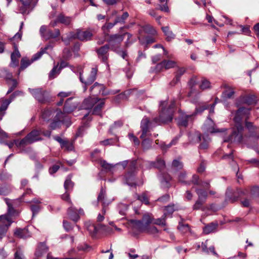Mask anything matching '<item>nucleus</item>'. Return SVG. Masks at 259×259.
I'll use <instances>...</instances> for the list:
<instances>
[{
	"label": "nucleus",
	"instance_id": "nucleus-1",
	"mask_svg": "<svg viewBox=\"0 0 259 259\" xmlns=\"http://www.w3.org/2000/svg\"><path fill=\"white\" fill-rule=\"evenodd\" d=\"M101 166L108 171H112L115 165H121L123 168L128 165V171L123 177V183L130 186H136L135 171L137 165V160H124L115 165L107 163L105 160H101L100 162Z\"/></svg>",
	"mask_w": 259,
	"mask_h": 259
},
{
	"label": "nucleus",
	"instance_id": "nucleus-2",
	"mask_svg": "<svg viewBox=\"0 0 259 259\" xmlns=\"http://www.w3.org/2000/svg\"><path fill=\"white\" fill-rule=\"evenodd\" d=\"M250 110L245 108H240L236 112L234 117L235 127L233 129L232 134L230 136L228 140L225 142L231 141L242 143L244 142L243 131L244 127L242 125V119L249 113Z\"/></svg>",
	"mask_w": 259,
	"mask_h": 259
},
{
	"label": "nucleus",
	"instance_id": "nucleus-3",
	"mask_svg": "<svg viewBox=\"0 0 259 259\" xmlns=\"http://www.w3.org/2000/svg\"><path fill=\"white\" fill-rule=\"evenodd\" d=\"M8 211L7 214L0 216V240L5 236L8 228L13 223V220L18 215L19 212L15 210L12 204L7 201Z\"/></svg>",
	"mask_w": 259,
	"mask_h": 259
},
{
	"label": "nucleus",
	"instance_id": "nucleus-4",
	"mask_svg": "<svg viewBox=\"0 0 259 259\" xmlns=\"http://www.w3.org/2000/svg\"><path fill=\"white\" fill-rule=\"evenodd\" d=\"M123 40V35L121 34H115L109 36L107 41L111 49L113 51L116 52L122 57L124 59H126L127 54L125 51H121L119 49V46Z\"/></svg>",
	"mask_w": 259,
	"mask_h": 259
},
{
	"label": "nucleus",
	"instance_id": "nucleus-5",
	"mask_svg": "<svg viewBox=\"0 0 259 259\" xmlns=\"http://www.w3.org/2000/svg\"><path fill=\"white\" fill-rule=\"evenodd\" d=\"M41 133V131H38L36 130H33L21 140L15 141L16 146L17 147L21 148L28 144L40 141L42 140L40 137Z\"/></svg>",
	"mask_w": 259,
	"mask_h": 259
},
{
	"label": "nucleus",
	"instance_id": "nucleus-6",
	"mask_svg": "<svg viewBox=\"0 0 259 259\" xmlns=\"http://www.w3.org/2000/svg\"><path fill=\"white\" fill-rule=\"evenodd\" d=\"M28 90L33 97L40 103H46L51 100L49 93L46 90L41 88L34 89L29 88Z\"/></svg>",
	"mask_w": 259,
	"mask_h": 259
},
{
	"label": "nucleus",
	"instance_id": "nucleus-7",
	"mask_svg": "<svg viewBox=\"0 0 259 259\" xmlns=\"http://www.w3.org/2000/svg\"><path fill=\"white\" fill-rule=\"evenodd\" d=\"M53 47V45H48L44 49L41 50L40 52L34 54L30 60L26 58H22L21 61V66L19 68V71H20V70L25 69L34 61L39 59L41 57L42 54L46 52V50H48L49 49H52Z\"/></svg>",
	"mask_w": 259,
	"mask_h": 259
},
{
	"label": "nucleus",
	"instance_id": "nucleus-8",
	"mask_svg": "<svg viewBox=\"0 0 259 259\" xmlns=\"http://www.w3.org/2000/svg\"><path fill=\"white\" fill-rule=\"evenodd\" d=\"M195 117L193 113L187 114L182 111H179V116L177 118L178 125L180 127H187L189 123H192L194 120Z\"/></svg>",
	"mask_w": 259,
	"mask_h": 259
},
{
	"label": "nucleus",
	"instance_id": "nucleus-9",
	"mask_svg": "<svg viewBox=\"0 0 259 259\" xmlns=\"http://www.w3.org/2000/svg\"><path fill=\"white\" fill-rule=\"evenodd\" d=\"M105 196L106 191L103 188H102L98 197V201L102 203L103 208L102 210V214L99 213L97 217V221L98 222H101L104 220V214L106 212L105 207L108 205V204L111 202V201H107L105 199Z\"/></svg>",
	"mask_w": 259,
	"mask_h": 259
},
{
	"label": "nucleus",
	"instance_id": "nucleus-10",
	"mask_svg": "<svg viewBox=\"0 0 259 259\" xmlns=\"http://www.w3.org/2000/svg\"><path fill=\"white\" fill-rule=\"evenodd\" d=\"M90 92L95 95L101 94L103 96L108 95H114L119 92V90H107L103 84L95 82L91 88Z\"/></svg>",
	"mask_w": 259,
	"mask_h": 259
},
{
	"label": "nucleus",
	"instance_id": "nucleus-11",
	"mask_svg": "<svg viewBox=\"0 0 259 259\" xmlns=\"http://www.w3.org/2000/svg\"><path fill=\"white\" fill-rule=\"evenodd\" d=\"M97 71L98 69L97 68H92L90 73L85 78L82 76L81 68L80 67L79 72V78L80 81L85 85L91 84L96 79Z\"/></svg>",
	"mask_w": 259,
	"mask_h": 259
},
{
	"label": "nucleus",
	"instance_id": "nucleus-12",
	"mask_svg": "<svg viewBox=\"0 0 259 259\" xmlns=\"http://www.w3.org/2000/svg\"><path fill=\"white\" fill-rule=\"evenodd\" d=\"M70 38H75L81 41H88L92 39L93 32L91 30L82 31L78 30L76 33L70 32Z\"/></svg>",
	"mask_w": 259,
	"mask_h": 259
},
{
	"label": "nucleus",
	"instance_id": "nucleus-13",
	"mask_svg": "<svg viewBox=\"0 0 259 259\" xmlns=\"http://www.w3.org/2000/svg\"><path fill=\"white\" fill-rule=\"evenodd\" d=\"M39 31L41 36L46 39L55 38L58 37L60 34L59 29H56L53 31L50 29H48L47 26L45 25L41 26Z\"/></svg>",
	"mask_w": 259,
	"mask_h": 259
},
{
	"label": "nucleus",
	"instance_id": "nucleus-14",
	"mask_svg": "<svg viewBox=\"0 0 259 259\" xmlns=\"http://www.w3.org/2000/svg\"><path fill=\"white\" fill-rule=\"evenodd\" d=\"M22 6H19L20 13L28 14L36 4L38 0H19Z\"/></svg>",
	"mask_w": 259,
	"mask_h": 259
},
{
	"label": "nucleus",
	"instance_id": "nucleus-15",
	"mask_svg": "<svg viewBox=\"0 0 259 259\" xmlns=\"http://www.w3.org/2000/svg\"><path fill=\"white\" fill-rule=\"evenodd\" d=\"M175 104L172 102L167 108H163V124L171 122L173 119Z\"/></svg>",
	"mask_w": 259,
	"mask_h": 259
},
{
	"label": "nucleus",
	"instance_id": "nucleus-16",
	"mask_svg": "<svg viewBox=\"0 0 259 259\" xmlns=\"http://www.w3.org/2000/svg\"><path fill=\"white\" fill-rule=\"evenodd\" d=\"M151 122L149 119L144 117L141 122V128L142 131V134L140 136L141 139H144L149 137L151 135L150 128Z\"/></svg>",
	"mask_w": 259,
	"mask_h": 259
},
{
	"label": "nucleus",
	"instance_id": "nucleus-17",
	"mask_svg": "<svg viewBox=\"0 0 259 259\" xmlns=\"http://www.w3.org/2000/svg\"><path fill=\"white\" fill-rule=\"evenodd\" d=\"M88 230L93 235L96 234L98 232L102 231L107 233H110L112 229L104 225L99 224L97 225H91L88 227Z\"/></svg>",
	"mask_w": 259,
	"mask_h": 259
},
{
	"label": "nucleus",
	"instance_id": "nucleus-18",
	"mask_svg": "<svg viewBox=\"0 0 259 259\" xmlns=\"http://www.w3.org/2000/svg\"><path fill=\"white\" fill-rule=\"evenodd\" d=\"M57 114L54 120L50 124V127L52 130H55L60 126L61 123L64 120V113L61 110H57Z\"/></svg>",
	"mask_w": 259,
	"mask_h": 259
},
{
	"label": "nucleus",
	"instance_id": "nucleus-19",
	"mask_svg": "<svg viewBox=\"0 0 259 259\" xmlns=\"http://www.w3.org/2000/svg\"><path fill=\"white\" fill-rule=\"evenodd\" d=\"M134 222L140 230H143L152 223V217L149 214H145L143 215L141 221H135Z\"/></svg>",
	"mask_w": 259,
	"mask_h": 259
},
{
	"label": "nucleus",
	"instance_id": "nucleus-20",
	"mask_svg": "<svg viewBox=\"0 0 259 259\" xmlns=\"http://www.w3.org/2000/svg\"><path fill=\"white\" fill-rule=\"evenodd\" d=\"M67 213L69 217L73 221L76 222L79 220L80 215L83 214V210L80 208L77 210L75 207L71 206L67 210Z\"/></svg>",
	"mask_w": 259,
	"mask_h": 259
},
{
	"label": "nucleus",
	"instance_id": "nucleus-21",
	"mask_svg": "<svg viewBox=\"0 0 259 259\" xmlns=\"http://www.w3.org/2000/svg\"><path fill=\"white\" fill-rule=\"evenodd\" d=\"M54 139L59 142L62 148H65L66 150L70 151L74 149V146L72 142L64 140L58 136L54 137Z\"/></svg>",
	"mask_w": 259,
	"mask_h": 259
},
{
	"label": "nucleus",
	"instance_id": "nucleus-22",
	"mask_svg": "<svg viewBox=\"0 0 259 259\" xmlns=\"http://www.w3.org/2000/svg\"><path fill=\"white\" fill-rule=\"evenodd\" d=\"M203 128L204 131L210 133H214L220 132L219 130L215 128V124L213 121L209 117L207 118V119L206 120L203 125Z\"/></svg>",
	"mask_w": 259,
	"mask_h": 259
},
{
	"label": "nucleus",
	"instance_id": "nucleus-23",
	"mask_svg": "<svg viewBox=\"0 0 259 259\" xmlns=\"http://www.w3.org/2000/svg\"><path fill=\"white\" fill-rule=\"evenodd\" d=\"M109 49V45H105L96 50L99 58L101 59L103 62H106L107 60V53Z\"/></svg>",
	"mask_w": 259,
	"mask_h": 259
},
{
	"label": "nucleus",
	"instance_id": "nucleus-24",
	"mask_svg": "<svg viewBox=\"0 0 259 259\" xmlns=\"http://www.w3.org/2000/svg\"><path fill=\"white\" fill-rule=\"evenodd\" d=\"M72 98H68L65 103L63 112L64 113V117L65 113L72 112L76 107V104L72 102Z\"/></svg>",
	"mask_w": 259,
	"mask_h": 259
},
{
	"label": "nucleus",
	"instance_id": "nucleus-25",
	"mask_svg": "<svg viewBox=\"0 0 259 259\" xmlns=\"http://www.w3.org/2000/svg\"><path fill=\"white\" fill-rule=\"evenodd\" d=\"M49 251V247L44 242H40L38 244L35 252V255L37 257H40Z\"/></svg>",
	"mask_w": 259,
	"mask_h": 259
},
{
	"label": "nucleus",
	"instance_id": "nucleus-26",
	"mask_svg": "<svg viewBox=\"0 0 259 259\" xmlns=\"http://www.w3.org/2000/svg\"><path fill=\"white\" fill-rule=\"evenodd\" d=\"M245 126L250 133V135L248 137L249 139L253 138L255 140H257L259 139V135L257 136L256 135V134L255 133V131L257 127L255 126H254L252 122L246 121Z\"/></svg>",
	"mask_w": 259,
	"mask_h": 259
},
{
	"label": "nucleus",
	"instance_id": "nucleus-27",
	"mask_svg": "<svg viewBox=\"0 0 259 259\" xmlns=\"http://www.w3.org/2000/svg\"><path fill=\"white\" fill-rule=\"evenodd\" d=\"M143 168L146 167L147 168H151L153 167L161 169L162 167V160L161 158H158L156 162L146 161L143 163Z\"/></svg>",
	"mask_w": 259,
	"mask_h": 259
},
{
	"label": "nucleus",
	"instance_id": "nucleus-28",
	"mask_svg": "<svg viewBox=\"0 0 259 259\" xmlns=\"http://www.w3.org/2000/svg\"><path fill=\"white\" fill-rule=\"evenodd\" d=\"M98 99L97 98H88L84 99L82 103V106L85 109H90L97 103Z\"/></svg>",
	"mask_w": 259,
	"mask_h": 259
},
{
	"label": "nucleus",
	"instance_id": "nucleus-29",
	"mask_svg": "<svg viewBox=\"0 0 259 259\" xmlns=\"http://www.w3.org/2000/svg\"><path fill=\"white\" fill-rule=\"evenodd\" d=\"M238 193L234 192L232 189L228 188L226 192V200L232 203L237 201L239 197Z\"/></svg>",
	"mask_w": 259,
	"mask_h": 259
},
{
	"label": "nucleus",
	"instance_id": "nucleus-30",
	"mask_svg": "<svg viewBox=\"0 0 259 259\" xmlns=\"http://www.w3.org/2000/svg\"><path fill=\"white\" fill-rule=\"evenodd\" d=\"M186 69L183 67L179 68L176 72L175 76L170 82V84L171 85H175L180 81L181 76L185 73Z\"/></svg>",
	"mask_w": 259,
	"mask_h": 259
},
{
	"label": "nucleus",
	"instance_id": "nucleus-31",
	"mask_svg": "<svg viewBox=\"0 0 259 259\" xmlns=\"http://www.w3.org/2000/svg\"><path fill=\"white\" fill-rule=\"evenodd\" d=\"M104 99H98L97 103L94 105V107L92 113L95 115H100L101 113V110L105 104Z\"/></svg>",
	"mask_w": 259,
	"mask_h": 259
},
{
	"label": "nucleus",
	"instance_id": "nucleus-32",
	"mask_svg": "<svg viewBox=\"0 0 259 259\" xmlns=\"http://www.w3.org/2000/svg\"><path fill=\"white\" fill-rule=\"evenodd\" d=\"M15 235L20 238L23 239L27 238L31 236L30 233L26 229H18L15 232Z\"/></svg>",
	"mask_w": 259,
	"mask_h": 259
},
{
	"label": "nucleus",
	"instance_id": "nucleus-33",
	"mask_svg": "<svg viewBox=\"0 0 259 259\" xmlns=\"http://www.w3.org/2000/svg\"><path fill=\"white\" fill-rule=\"evenodd\" d=\"M21 55L18 50L15 48V51L12 53L11 56V65L13 66H16L19 63V58Z\"/></svg>",
	"mask_w": 259,
	"mask_h": 259
},
{
	"label": "nucleus",
	"instance_id": "nucleus-34",
	"mask_svg": "<svg viewBox=\"0 0 259 259\" xmlns=\"http://www.w3.org/2000/svg\"><path fill=\"white\" fill-rule=\"evenodd\" d=\"M138 38L141 44L145 45V47L147 48L148 45L155 41V38L153 36H147L145 38L139 36Z\"/></svg>",
	"mask_w": 259,
	"mask_h": 259
},
{
	"label": "nucleus",
	"instance_id": "nucleus-35",
	"mask_svg": "<svg viewBox=\"0 0 259 259\" xmlns=\"http://www.w3.org/2000/svg\"><path fill=\"white\" fill-rule=\"evenodd\" d=\"M72 18L70 17L65 16L62 14H60L57 17V21L62 24L66 25H69L71 22Z\"/></svg>",
	"mask_w": 259,
	"mask_h": 259
},
{
	"label": "nucleus",
	"instance_id": "nucleus-36",
	"mask_svg": "<svg viewBox=\"0 0 259 259\" xmlns=\"http://www.w3.org/2000/svg\"><path fill=\"white\" fill-rule=\"evenodd\" d=\"M241 101L247 105H252L255 103L256 98L253 95H248L242 97L241 98Z\"/></svg>",
	"mask_w": 259,
	"mask_h": 259
},
{
	"label": "nucleus",
	"instance_id": "nucleus-37",
	"mask_svg": "<svg viewBox=\"0 0 259 259\" xmlns=\"http://www.w3.org/2000/svg\"><path fill=\"white\" fill-rule=\"evenodd\" d=\"M175 210V205L174 204L169 205L165 207L163 209V215L165 218H171L172 214Z\"/></svg>",
	"mask_w": 259,
	"mask_h": 259
},
{
	"label": "nucleus",
	"instance_id": "nucleus-38",
	"mask_svg": "<svg viewBox=\"0 0 259 259\" xmlns=\"http://www.w3.org/2000/svg\"><path fill=\"white\" fill-rule=\"evenodd\" d=\"M218 224L217 223H210L203 228V232L206 234H209L214 232L216 230Z\"/></svg>",
	"mask_w": 259,
	"mask_h": 259
},
{
	"label": "nucleus",
	"instance_id": "nucleus-39",
	"mask_svg": "<svg viewBox=\"0 0 259 259\" xmlns=\"http://www.w3.org/2000/svg\"><path fill=\"white\" fill-rule=\"evenodd\" d=\"M177 65V63L172 60L163 59V68L169 69L174 68Z\"/></svg>",
	"mask_w": 259,
	"mask_h": 259
},
{
	"label": "nucleus",
	"instance_id": "nucleus-40",
	"mask_svg": "<svg viewBox=\"0 0 259 259\" xmlns=\"http://www.w3.org/2000/svg\"><path fill=\"white\" fill-rule=\"evenodd\" d=\"M163 32L166 36L165 39L169 41L175 38V34L170 31L168 27H163Z\"/></svg>",
	"mask_w": 259,
	"mask_h": 259
},
{
	"label": "nucleus",
	"instance_id": "nucleus-41",
	"mask_svg": "<svg viewBox=\"0 0 259 259\" xmlns=\"http://www.w3.org/2000/svg\"><path fill=\"white\" fill-rule=\"evenodd\" d=\"M13 75L5 68H0V77L6 80H11Z\"/></svg>",
	"mask_w": 259,
	"mask_h": 259
},
{
	"label": "nucleus",
	"instance_id": "nucleus-42",
	"mask_svg": "<svg viewBox=\"0 0 259 259\" xmlns=\"http://www.w3.org/2000/svg\"><path fill=\"white\" fill-rule=\"evenodd\" d=\"M53 113L54 111L53 109H45L42 113L41 117L45 120H49L53 117Z\"/></svg>",
	"mask_w": 259,
	"mask_h": 259
},
{
	"label": "nucleus",
	"instance_id": "nucleus-43",
	"mask_svg": "<svg viewBox=\"0 0 259 259\" xmlns=\"http://www.w3.org/2000/svg\"><path fill=\"white\" fill-rule=\"evenodd\" d=\"M196 192L198 196V199H200L205 201L207 197V192L203 189H196Z\"/></svg>",
	"mask_w": 259,
	"mask_h": 259
},
{
	"label": "nucleus",
	"instance_id": "nucleus-44",
	"mask_svg": "<svg viewBox=\"0 0 259 259\" xmlns=\"http://www.w3.org/2000/svg\"><path fill=\"white\" fill-rule=\"evenodd\" d=\"M171 178L168 174L163 173V187L169 188L170 186V182Z\"/></svg>",
	"mask_w": 259,
	"mask_h": 259
},
{
	"label": "nucleus",
	"instance_id": "nucleus-45",
	"mask_svg": "<svg viewBox=\"0 0 259 259\" xmlns=\"http://www.w3.org/2000/svg\"><path fill=\"white\" fill-rule=\"evenodd\" d=\"M71 175L68 176L64 184L65 189L68 191L70 189L72 188L74 185L73 183L71 181Z\"/></svg>",
	"mask_w": 259,
	"mask_h": 259
},
{
	"label": "nucleus",
	"instance_id": "nucleus-46",
	"mask_svg": "<svg viewBox=\"0 0 259 259\" xmlns=\"http://www.w3.org/2000/svg\"><path fill=\"white\" fill-rule=\"evenodd\" d=\"M137 195V198L142 203L145 204H149V197L147 192H144L141 195Z\"/></svg>",
	"mask_w": 259,
	"mask_h": 259
},
{
	"label": "nucleus",
	"instance_id": "nucleus-47",
	"mask_svg": "<svg viewBox=\"0 0 259 259\" xmlns=\"http://www.w3.org/2000/svg\"><path fill=\"white\" fill-rule=\"evenodd\" d=\"M128 209V205L124 203H119L117 206L118 212L121 215H124Z\"/></svg>",
	"mask_w": 259,
	"mask_h": 259
},
{
	"label": "nucleus",
	"instance_id": "nucleus-48",
	"mask_svg": "<svg viewBox=\"0 0 259 259\" xmlns=\"http://www.w3.org/2000/svg\"><path fill=\"white\" fill-rule=\"evenodd\" d=\"M178 229L182 233H187L190 231L189 226L187 224H184L183 222L179 223V226H178Z\"/></svg>",
	"mask_w": 259,
	"mask_h": 259
},
{
	"label": "nucleus",
	"instance_id": "nucleus-49",
	"mask_svg": "<svg viewBox=\"0 0 259 259\" xmlns=\"http://www.w3.org/2000/svg\"><path fill=\"white\" fill-rule=\"evenodd\" d=\"M211 83L209 80L205 78H203L201 80L199 88L202 90H204L210 88Z\"/></svg>",
	"mask_w": 259,
	"mask_h": 259
},
{
	"label": "nucleus",
	"instance_id": "nucleus-50",
	"mask_svg": "<svg viewBox=\"0 0 259 259\" xmlns=\"http://www.w3.org/2000/svg\"><path fill=\"white\" fill-rule=\"evenodd\" d=\"M58 65L55 66L49 73V78H55L60 72V69L58 68Z\"/></svg>",
	"mask_w": 259,
	"mask_h": 259
},
{
	"label": "nucleus",
	"instance_id": "nucleus-51",
	"mask_svg": "<svg viewBox=\"0 0 259 259\" xmlns=\"http://www.w3.org/2000/svg\"><path fill=\"white\" fill-rule=\"evenodd\" d=\"M250 197L252 198H256L259 197V187H253L250 192Z\"/></svg>",
	"mask_w": 259,
	"mask_h": 259
},
{
	"label": "nucleus",
	"instance_id": "nucleus-52",
	"mask_svg": "<svg viewBox=\"0 0 259 259\" xmlns=\"http://www.w3.org/2000/svg\"><path fill=\"white\" fill-rule=\"evenodd\" d=\"M225 87L227 89L228 88V90H226L223 92V96L228 99L232 98L235 93L234 90L232 88H230L227 85H225Z\"/></svg>",
	"mask_w": 259,
	"mask_h": 259
},
{
	"label": "nucleus",
	"instance_id": "nucleus-53",
	"mask_svg": "<svg viewBox=\"0 0 259 259\" xmlns=\"http://www.w3.org/2000/svg\"><path fill=\"white\" fill-rule=\"evenodd\" d=\"M128 13L127 12L123 13L122 16H118L116 18L115 20V23H124L125 20L128 18Z\"/></svg>",
	"mask_w": 259,
	"mask_h": 259
},
{
	"label": "nucleus",
	"instance_id": "nucleus-54",
	"mask_svg": "<svg viewBox=\"0 0 259 259\" xmlns=\"http://www.w3.org/2000/svg\"><path fill=\"white\" fill-rule=\"evenodd\" d=\"M117 23H115V21H114V23H105L102 27L104 33L105 34H108V31L111 29Z\"/></svg>",
	"mask_w": 259,
	"mask_h": 259
},
{
	"label": "nucleus",
	"instance_id": "nucleus-55",
	"mask_svg": "<svg viewBox=\"0 0 259 259\" xmlns=\"http://www.w3.org/2000/svg\"><path fill=\"white\" fill-rule=\"evenodd\" d=\"M118 141L117 138L115 139H107L104 141L100 142V144L104 146L113 145L115 144L116 141Z\"/></svg>",
	"mask_w": 259,
	"mask_h": 259
},
{
	"label": "nucleus",
	"instance_id": "nucleus-56",
	"mask_svg": "<svg viewBox=\"0 0 259 259\" xmlns=\"http://www.w3.org/2000/svg\"><path fill=\"white\" fill-rule=\"evenodd\" d=\"M162 70V63L160 62L157 63V64L153 67H151L150 70L151 73H158Z\"/></svg>",
	"mask_w": 259,
	"mask_h": 259
},
{
	"label": "nucleus",
	"instance_id": "nucleus-57",
	"mask_svg": "<svg viewBox=\"0 0 259 259\" xmlns=\"http://www.w3.org/2000/svg\"><path fill=\"white\" fill-rule=\"evenodd\" d=\"M165 225V223L163 222V231H164V233H163V235L165 236H169L171 240H174L175 239V236L173 233L170 231L169 229L164 228V227Z\"/></svg>",
	"mask_w": 259,
	"mask_h": 259
},
{
	"label": "nucleus",
	"instance_id": "nucleus-58",
	"mask_svg": "<svg viewBox=\"0 0 259 259\" xmlns=\"http://www.w3.org/2000/svg\"><path fill=\"white\" fill-rule=\"evenodd\" d=\"M172 166L177 169H180L183 168V164L180 159H174L172 163Z\"/></svg>",
	"mask_w": 259,
	"mask_h": 259
},
{
	"label": "nucleus",
	"instance_id": "nucleus-59",
	"mask_svg": "<svg viewBox=\"0 0 259 259\" xmlns=\"http://www.w3.org/2000/svg\"><path fill=\"white\" fill-rule=\"evenodd\" d=\"M144 31L150 34H152L153 35L156 34V31L155 29L152 26L150 25H146L144 27Z\"/></svg>",
	"mask_w": 259,
	"mask_h": 259
},
{
	"label": "nucleus",
	"instance_id": "nucleus-60",
	"mask_svg": "<svg viewBox=\"0 0 259 259\" xmlns=\"http://www.w3.org/2000/svg\"><path fill=\"white\" fill-rule=\"evenodd\" d=\"M209 108L208 105H203L199 107H196L195 108V111L193 114H194V116L195 117L197 114L202 113L205 110Z\"/></svg>",
	"mask_w": 259,
	"mask_h": 259
},
{
	"label": "nucleus",
	"instance_id": "nucleus-61",
	"mask_svg": "<svg viewBox=\"0 0 259 259\" xmlns=\"http://www.w3.org/2000/svg\"><path fill=\"white\" fill-rule=\"evenodd\" d=\"M201 135L199 132H196L194 134L189 136V139H195L194 143H198L201 141Z\"/></svg>",
	"mask_w": 259,
	"mask_h": 259
},
{
	"label": "nucleus",
	"instance_id": "nucleus-62",
	"mask_svg": "<svg viewBox=\"0 0 259 259\" xmlns=\"http://www.w3.org/2000/svg\"><path fill=\"white\" fill-rule=\"evenodd\" d=\"M205 202V201H204L203 200L198 199L194 204L193 206V209L194 210H198L201 209L202 207V205Z\"/></svg>",
	"mask_w": 259,
	"mask_h": 259
},
{
	"label": "nucleus",
	"instance_id": "nucleus-63",
	"mask_svg": "<svg viewBox=\"0 0 259 259\" xmlns=\"http://www.w3.org/2000/svg\"><path fill=\"white\" fill-rule=\"evenodd\" d=\"M122 125L123 122L121 120L114 122V124L110 127L109 129V132L111 134H112L114 130L117 127H121Z\"/></svg>",
	"mask_w": 259,
	"mask_h": 259
},
{
	"label": "nucleus",
	"instance_id": "nucleus-64",
	"mask_svg": "<svg viewBox=\"0 0 259 259\" xmlns=\"http://www.w3.org/2000/svg\"><path fill=\"white\" fill-rule=\"evenodd\" d=\"M24 256L23 252L20 249H18L15 252L14 259H24Z\"/></svg>",
	"mask_w": 259,
	"mask_h": 259
}]
</instances>
